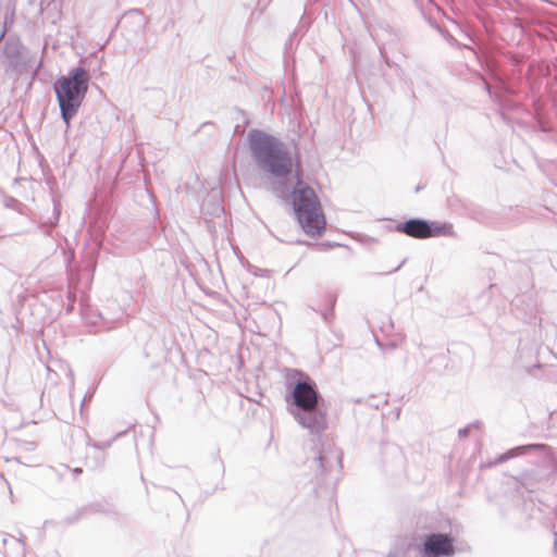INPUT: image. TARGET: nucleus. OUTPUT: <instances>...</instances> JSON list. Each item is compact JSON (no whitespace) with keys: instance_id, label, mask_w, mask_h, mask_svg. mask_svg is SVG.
Here are the masks:
<instances>
[{"instance_id":"33","label":"nucleus","mask_w":557,"mask_h":557,"mask_svg":"<svg viewBox=\"0 0 557 557\" xmlns=\"http://www.w3.org/2000/svg\"><path fill=\"white\" fill-rule=\"evenodd\" d=\"M322 246L331 247L332 245H330V244H325V243H322Z\"/></svg>"},{"instance_id":"19","label":"nucleus","mask_w":557,"mask_h":557,"mask_svg":"<svg viewBox=\"0 0 557 557\" xmlns=\"http://www.w3.org/2000/svg\"><path fill=\"white\" fill-rule=\"evenodd\" d=\"M547 87L549 88V91L557 97V77H555V81L553 83L547 82Z\"/></svg>"},{"instance_id":"2","label":"nucleus","mask_w":557,"mask_h":557,"mask_svg":"<svg viewBox=\"0 0 557 557\" xmlns=\"http://www.w3.org/2000/svg\"><path fill=\"white\" fill-rule=\"evenodd\" d=\"M288 412L304 429L319 435L327 428V405L315 382L306 372L288 369L285 375Z\"/></svg>"},{"instance_id":"8","label":"nucleus","mask_w":557,"mask_h":557,"mask_svg":"<svg viewBox=\"0 0 557 557\" xmlns=\"http://www.w3.org/2000/svg\"><path fill=\"white\" fill-rule=\"evenodd\" d=\"M313 462L317 466V479L324 483L327 481L329 474H331L334 470H337L338 472L342 470L343 453L337 447L322 445L321 449L318 451V455L314 456Z\"/></svg>"},{"instance_id":"29","label":"nucleus","mask_w":557,"mask_h":557,"mask_svg":"<svg viewBox=\"0 0 557 557\" xmlns=\"http://www.w3.org/2000/svg\"><path fill=\"white\" fill-rule=\"evenodd\" d=\"M393 453L400 454V450L397 446L389 447Z\"/></svg>"},{"instance_id":"9","label":"nucleus","mask_w":557,"mask_h":557,"mask_svg":"<svg viewBox=\"0 0 557 557\" xmlns=\"http://www.w3.org/2000/svg\"><path fill=\"white\" fill-rule=\"evenodd\" d=\"M532 453H537L543 455L546 459L550 460V447L546 444L542 443H535V444H527V445H520L516 446L513 448L508 449L507 451L500 454L497 459L496 463L505 462L509 459L528 455Z\"/></svg>"},{"instance_id":"12","label":"nucleus","mask_w":557,"mask_h":557,"mask_svg":"<svg viewBox=\"0 0 557 557\" xmlns=\"http://www.w3.org/2000/svg\"><path fill=\"white\" fill-rule=\"evenodd\" d=\"M106 462V454L99 453L96 450V453L90 456L89 454L85 458V465L90 469H99L104 466Z\"/></svg>"},{"instance_id":"11","label":"nucleus","mask_w":557,"mask_h":557,"mask_svg":"<svg viewBox=\"0 0 557 557\" xmlns=\"http://www.w3.org/2000/svg\"><path fill=\"white\" fill-rule=\"evenodd\" d=\"M335 304H336V297L335 296H330V305H329L327 309H324V310L320 311L318 308H314L312 306H308V308L311 309L314 312H320L323 321L325 323L330 324V323L333 322V320L335 318V314H334Z\"/></svg>"},{"instance_id":"3","label":"nucleus","mask_w":557,"mask_h":557,"mask_svg":"<svg viewBox=\"0 0 557 557\" xmlns=\"http://www.w3.org/2000/svg\"><path fill=\"white\" fill-rule=\"evenodd\" d=\"M89 72L82 65L75 66L66 75H60L53 82V91L60 109V116L66 128L77 115L88 92Z\"/></svg>"},{"instance_id":"4","label":"nucleus","mask_w":557,"mask_h":557,"mask_svg":"<svg viewBox=\"0 0 557 557\" xmlns=\"http://www.w3.org/2000/svg\"><path fill=\"white\" fill-rule=\"evenodd\" d=\"M394 230L412 238L426 239L432 237H454L456 235L453 224L425 220L422 218H410L398 222Z\"/></svg>"},{"instance_id":"17","label":"nucleus","mask_w":557,"mask_h":557,"mask_svg":"<svg viewBox=\"0 0 557 557\" xmlns=\"http://www.w3.org/2000/svg\"><path fill=\"white\" fill-rule=\"evenodd\" d=\"M223 212H224V208L219 202H215L212 207V210L209 211V213L211 215H215V216H220V214Z\"/></svg>"},{"instance_id":"5","label":"nucleus","mask_w":557,"mask_h":557,"mask_svg":"<svg viewBox=\"0 0 557 557\" xmlns=\"http://www.w3.org/2000/svg\"><path fill=\"white\" fill-rule=\"evenodd\" d=\"M455 536L447 532H429L419 536L416 549L419 557H453L456 554Z\"/></svg>"},{"instance_id":"26","label":"nucleus","mask_w":557,"mask_h":557,"mask_svg":"<svg viewBox=\"0 0 557 557\" xmlns=\"http://www.w3.org/2000/svg\"><path fill=\"white\" fill-rule=\"evenodd\" d=\"M5 33H7V26L3 25L0 29V42L2 41V39L4 38L5 36Z\"/></svg>"},{"instance_id":"23","label":"nucleus","mask_w":557,"mask_h":557,"mask_svg":"<svg viewBox=\"0 0 557 557\" xmlns=\"http://www.w3.org/2000/svg\"><path fill=\"white\" fill-rule=\"evenodd\" d=\"M468 425L471 428V430H473V429L480 430L481 426H482V422L481 421H474L472 423H469Z\"/></svg>"},{"instance_id":"24","label":"nucleus","mask_w":557,"mask_h":557,"mask_svg":"<svg viewBox=\"0 0 557 557\" xmlns=\"http://www.w3.org/2000/svg\"><path fill=\"white\" fill-rule=\"evenodd\" d=\"M380 53H381V57L384 59V62L386 65L391 66L392 62L391 60L385 55L384 53V50L382 48H380Z\"/></svg>"},{"instance_id":"27","label":"nucleus","mask_w":557,"mask_h":557,"mask_svg":"<svg viewBox=\"0 0 557 557\" xmlns=\"http://www.w3.org/2000/svg\"><path fill=\"white\" fill-rule=\"evenodd\" d=\"M72 472H73L74 476L76 478L77 475H79L83 472V469L74 468V469H72Z\"/></svg>"},{"instance_id":"21","label":"nucleus","mask_w":557,"mask_h":557,"mask_svg":"<svg viewBox=\"0 0 557 557\" xmlns=\"http://www.w3.org/2000/svg\"><path fill=\"white\" fill-rule=\"evenodd\" d=\"M92 395H94V393L91 392V393H87V394L84 396V398H83V400H82V403H81V412L83 411V408H84V406H85L86 401H89V400L92 398Z\"/></svg>"},{"instance_id":"32","label":"nucleus","mask_w":557,"mask_h":557,"mask_svg":"<svg viewBox=\"0 0 557 557\" xmlns=\"http://www.w3.org/2000/svg\"><path fill=\"white\" fill-rule=\"evenodd\" d=\"M421 188H422L421 186H417L416 193L420 191Z\"/></svg>"},{"instance_id":"14","label":"nucleus","mask_w":557,"mask_h":557,"mask_svg":"<svg viewBox=\"0 0 557 557\" xmlns=\"http://www.w3.org/2000/svg\"><path fill=\"white\" fill-rule=\"evenodd\" d=\"M87 512V508H77L73 513L63 518L64 525H71L79 521Z\"/></svg>"},{"instance_id":"18","label":"nucleus","mask_w":557,"mask_h":557,"mask_svg":"<svg viewBox=\"0 0 557 557\" xmlns=\"http://www.w3.org/2000/svg\"><path fill=\"white\" fill-rule=\"evenodd\" d=\"M75 300H76V296H75V294L70 293V294H69V305H67V307H66V312H67V313H70V312H72V311H73Z\"/></svg>"},{"instance_id":"13","label":"nucleus","mask_w":557,"mask_h":557,"mask_svg":"<svg viewBox=\"0 0 557 557\" xmlns=\"http://www.w3.org/2000/svg\"><path fill=\"white\" fill-rule=\"evenodd\" d=\"M125 434V431L116 433V435L106 442H95L91 438H88L87 446L92 447L94 449L98 450L99 453H104V450L113 444V442Z\"/></svg>"},{"instance_id":"22","label":"nucleus","mask_w":557,"mask_h":557,"mask_svg":"<svg viewBox=\"0 0 557 557\" xmlns=\"http://www.w3.org/2000/svg\"><path fill=\"white\" fill-rule=\"evenodd\" d=\"M531 480H532V476H531V475H528V476L525 478L524 485H525L528 488H530L531 491H534V490L539 488V487H537V486H535L533 483H529V481H531Z\"/></svg>"},{"instance_id":"7","label":"nucleus","mask_w":557,"mask_h":557,"mask_svg":"<svg viewBox=\"0 0 557 557\" xmlns=\"http://www.w3.org/2000/svg\"><path fill=\"white\" fill-rule=\"evenodd\" d=\"M2 55L7 60V71L20 74L32 67L35 54L32 53L18 37L10 36L2 47Z\"/></svg>"},{"instance_id":"30","label":"nucleus","mask_w":557,"mask_h":557,"mask_svg":"<svg viewBox=\"0 0 557 557\" xmlns=\"http://www.w3.org/2000/svg\"><path fill=\"white\" fill-rule=\"evenodd\" d=\"M47 2L48 5H50L49 0H40V8L42 9L44 4Z\"/></svg>"},{"instance_id":"6","label":"nucleus","mask_w":557,"mask_h":557,"mask_svg":"<svg viewBox=\"0 0 557 557\" xmlns=\"http://www.w3.org/2000/svg\"><path fill=\"white\" fill-rule=\"evenodd\" d=\"M495 87H492L485 79H483L484 89L493 102H495L503 117L507 111H515L522 107V104L515 100L513 97L518 95L517 88L505 77L496 76Z\"/></svg>"},{"instance_id":"10","label":"nucleus","mask_w":557,"mask_h":557,"mask_svg":"<svg viewBox=\"0 0 557 557\" xmlns=\"http://www.w3.org/2000/svg\"><path fill=\"white\" fill-rule=\"evenodd\" d=\"M53 209L52 213L46 219H40L37 223V230L45 236L52 239L54 243H58L59 233L55 231L57 225L59 224L61 218V203L60 201L53 199Z\"/></svg>"},{"instance_id":"25","label":"nucleus","mask_w":557,"mask_h":557,"mask_svg":"<svg viewBox=\"0 0 557 557\" xmlns=\"http://www.w3.org/2000/svg\"><path fill=\"white\" fill-rule=\"evenodd\" d=\"M349 400H350L351 403H354V404H368V400H369V399H363V398H360V397H359V398H350Z\"/></svg>"},{"instance_id":"20","label":"nucleus","mask_w":557,"mask_h":557,"mask_svg":"<svg viewBox=\"0 0 557 557\" xmlns=\"http://www.w3.org/2000/svg\"><path fill=\"white\" fill-rule=\"evenodd\" d=\"M470 432H471V428L469 425H466V426L459 429L458 435L460 437H466L470 434Z\"/></svg>"},{"instance_id":"28","label":"nucleus","mask_w":557,"mask_h":557,"mask_svg":"<svg viewBox=\"0 0 557 557\" xmlns=\"http://www.w3.org/2000/svg\"><path fill=\"white\" fill-rule=\"evenodd\" d=\"M405 262H406V259H404L395 269H393L388 273L398 271L405 264Z\"/></svg>"},{"instance_id":"1","label":"nucleus","mask_w":557,"mask_h":557,"mask_svg":"<svg viewBox=\"0 0 557 557\" xmlns=\"http://www.w3.org/2000/svg\"><path fill=\"white\" fill-rule=\"evenodd\" d=\"M247 145L258 170L272 178L270 190L276 197L290 199L301 230L310 237L325 231V218L314 189L304 181L299 154H293L281 138L259 128L247 133Z\"/></svg>"},{"instance_id":"34","label":"nucleus","mask_w":557,"mask_h":557,"mask_svg":"<svg viewBox=\"0 0 557 557\" xmlns=\"http://www.w3.org/2000/svg\"><path fill=\"white\" fill-rule=\"evenodd\" d=\"M555 550H556V553H557V542H555Z\"/></svg>"},{"instance_id":"31","label":"nucleus","mask_w":557,"mask_h":557,"mask_svg":"<svg viewBox=\"0 0 557 557\" xmlns=\"http://www.w3.org/2000/svg\"><path fill=\"white\" fill-rule=\"evenodd\" d=\"M42 65V60L39 61L38 65H37V71L41 67Z\"/></svg>"},{"instance_id":"16","label":"nucleus","mask_w":557,"mask_h":557,"mask_svg":"<svg viewBox=\"0 0 557 557\" xmlns=\"http://www.w3.org/2000/svg\"><path fill=\"white\" fill-rule=\"evenodd\" d=\"M96 227V235L95 239H99L104 235V232L107 230V223L104 221L100 222Z\"/></svg>"},{"instance_id":"15","label":"nucleus","mask_w":557,"mask_h":557,"mask_svg":"<svg viewBox=\"0 0 557 557\" xmlns=\"http://www.w3.org/2000/svg\"><path fill=\"white\" fill-rule=\"evenodd\" d=\"M212 466L218 471L219 474H221V475L224 474V472H225L224 462L220 458L218 453L212 455Z\"/></svg>"},{"instance_id":"35","label":"nucleus","mask_w":557,"mask_h":557,"mask_svg":"<svg viewBox=\"0 0 557 557\" xmlns=\"http://www.w3.org/2000/svg\"><path fill=\"white\" fill-rule=\"evenodd\" d=\"M555 469L557 470V466L555 467Z\"/></svg>"}]
</instances>
